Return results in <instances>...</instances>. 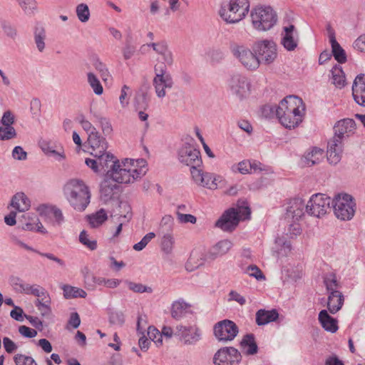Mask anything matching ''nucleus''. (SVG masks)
<instances>
[{"label":"nucleus","mask_w":365,"mask_h":365,"mask_svg":"<svg viewBox=\"0 0 365 365\" xmlns=\"http://www.w3.org/2000/svg\"><path fill=\"white\" fill-rule=\"evenodd\" d=\"M163 236L161 242L162 250L166 253H171L174 245V239L170 232L163 233Z\"/></svg>","instance_id":"49"},{"label":"nucleus","mask_w":365,"mask_h":365,"mask_svg":"<svg viewBox=\"0 0 365 365\" xmlns=\"http://www.w3.org/2000/svg\"><path fill=\"white\" fill-rule=\"evenodd\" d=\"M16 137V132L14 127H0V140H9Z\"/></svg>","instance_id":"52"},{"label":"nucleus","mask_w":365,"mask_h":365,"mask_svg":"<svg viewBox=\"0 0 365 365\" xmlns=\"http://www.w3.org/2000/svg\"><path fill=\"white\" fill-rule=\"evenodd\" d=\"M332 83L339 88L345 86V75L340 66L335 65L331 70Z\"/></svg>","instance_id":"41"},{"label":"nucleus","mask_w":365,"mask_h":365,"mask_svg":"<svg viewBox=\"0 0 365 365\" xmlns=\"http://www.w3.org/2000/svg\"><path fill=\"white\" fill-rule=\"evenodd\" d=\"M283 31L281 43L287 51H294L297 47L299 42V34L295 26L292 24L284 26Z\"/></svg>","instance_id":"19"},{"label":"nucleus","mask_w":365,"mask_h":365,"mask_svg":"<svg viewBox=\"0 0 365 365\" xmlns=\"http://www.w3.org/2000/svg\"><path fill=\"white\" fill-rule=\"evenodd\" d=\"M62 289L66 299L85 298L87 296L86 292L83 289L71 285L65 284L62 287Z\"/></svg>","instance_id":"40"},{"label":"nucleus","mask_w":365,"mask_h":365,"mask_svg":"<svg viewBox=\"0 0 365 365\" xmlns=\"http://www.w3.org/2000/svg\"><path fill=\"white\" fill-rule=\"evenodd\" d=\"M84 279L86 284L89 286H91L93 284H97L99 285L104 284L105 286L106 285L107 279L104 277H96L92 274L87 273L84 276Z\"/></svg>","instance_id":"59"},{"label":"nucleus","mask_w":365,"mask_h":365,"mask_svg":"<svg viewBox=\"0 0 365 365\" xmlns=\"http://www.w3.org/2000/svg\"><path fill=\"white\" fill-rule=\"evenodd\" d=\"M79 123H81L82 128L87 133L88 136L93 133H98L92 123L89 120H86L84 116H81L79 118Z\"/></svg>","instance_id":"60"},{"label":"nucleus","mask_w":365,"mask_h":365,"mask_svg":"<svg viewBox=\"0 0 365 365\" xmlns=\"http://www.w3.org/2000/svg\"><path fill=\"white\" fill-rule=\"evenodd\" d=\"M220 176H216L210 173H205L203 180L200 185L214 190L217 187V182L220 181Z\"/></svg>","instance_id":"43"},{"label":"nucleus","mask_w":365,"mask_h":365,"mask_svg":"<svg viewBox=\"0 0 365 365\" xmlns=\"http://www.w3.org/2000/svg\"><path fill=\"white\" fill-rule=\"evenodd\" d=\"M63 192L70 205L78 212L84 211L90 203L91 194L82 180H69L64 185Z\"/></svg>","instance_id":"3"},{"label":"nucleus","mask_w":365,"mask_h":365,"mask_svg":"<svg viewBox=\"0 0 365 365\" xmlns=\"http://www.w3.org/2000/svg\"><path fill=\"white\" fill-rule=\"evenodd\" d=\"M88 221L91 227L96 228L101 226L108 219V215L104 209H101L96 213L87 216Z\"/></svg>","instance_id":"39"},{"label":"nucleus","mask_w":365,"mask_h":365,"mask_svg":"<svg viewBox=\"0 0 365 365\" xmlns=\"http://www.w3.org/2000/svg\"><path fill=\"white\" fill-rule=\"evenodd\" d=\"M324 283L329 293L331 292H339V283L334 273H329L324 277Z\"/></svg>","instance_id":"45"},{"label":"nucleus","mask_w":365,"mask_h":365,"mask_svg":"<svg viewBox=\"0 0 365 365\" xmlns=\"http://www.w3.org/2000/svg\"><path fill=\"white\" fill-rule=\"evenodd\" d=\"M342 143H340V139H331L328 142L327 146V160L330 164H337L341 157Z\"/></svg>","instance_id":"26"},{"label":"nucleus","mask_w":365,"mask_h":365,"mask_svg":"<svg viewBox=\"0 0 365 365\" xmlns=\"http://www.w3.org/2000/svg\"><path fill=\"white\" fill-rule=\"evenodd\" d=\"M242 204H238L237 208L231 207L225 211L216 222L215 226L223 231L231 232L236 228L241 220L249 219L251 214L250 208L245 202H242Z\"/></svg>","instance_id":"4"},{"label":"nucleus","mask_w":365,"mask_h":365,"mask_svg":"<svg viewBox=\"0 0 365 365\" xmlns=\"http://www.w3.org/2000/svg\"><path fill=\"white\" fill-rule=\"evenodd\" d=\"M190 305L184 300H178L173 303L171 307V316L173 319L179 320L182 318L187 312Z\"/></svg>","instance_id":"35"},{"label":"nucleus","mask_w":365,"mask_h":365,"mask_svg":"<svg viewBox=\"0 0 365 365\" xmlns=\"http://www.w3.org/2000/svg\"><path fill=\"white\" fill-rule=\"evenodd\" d=\"M11 205L19 212H25L31 206L30 200L23 192H18L13 196Z\"/></svg>","instance_id":"34"},{"label":"nucleus","mask_w":365,"mask_h":365,"mask_svg":"<svg viewBox=\"0 0 365 365\" xmlns=\"http://www.w3.org/2000/svg\"><path fill=\"white\" fill-rule=\"evenodd\" d=\"M230 51L233 56L248 71H255L260 65V60L256 53H253L244 44L232 43Z\"/></svg>","instance_id":"8"},{"label":"nucleus","mask_w":365,"mask_h":365,"mask_svg":"<svg viewBox=\"0 0 365 365\" xmlns=\"http://www.w3.org/2000/svg\"><path fill=\"white\" fill-rule=\"evenodd\" d=\"M232 171H238L241 174L257 173L267 171L266 166L257 161L242 160L232 168Z\"/></svg>","instance_id":"20"},{"label":"nucleus","mask_w":365,"mask_h":365,"mask_svg":"<svg viewBox=\"0 0 365 365\" xmlns=\"http://www.w3.org/2000/svg\"><path fill=\"white\" fill-rule=\"evenodd\" d=\"M148 335L150 340L153 341L157 346L162 345V334L154 327L148 328Z\"/></svg>","instance_id":"56"},{"label":"nucleus","mask_w":365,"mask_h":365,"mask_svg":"<svg viewBox=\"0 0 365 365\" xmlns=\"http://www.w3.org/2000/svg\"><path fill=\"white\" fill-rule=\"evenodd\" d=\"M11 282L14 289L17 292L29 294V292L32 285L24 282L19 277H15L12 279Z\"/></svg>","instance_id":"48"},{"label":"nucleus","mask_w":365,"mask_h":365,"mask_svg":"<svg viewBox=\"0 0 365 365\" xmlns=\"http://www.w3.org/2000/svg\"><path fill=\"white\" fill-rule=\"evenodd\" d=\"M177 218L179 222L180 223H191L195 224L197 221V218L190 214H183L181 212H176Z\"/></svg>","instance_id":"61"},{"label":"nucleus","mask_w":365,"mask_h":365,"mask_svg":"<svg viewBox=\"0 0 365 365\" xmlns=\"http://www.w3.org/2000/svg\"><path fill=\"white\" fill-rule=\"evenodd\" d=\"M155 237V234L154 232L146 234L139 242L133 245V249L136 251L143 250Z\"/></svg>","instance_id":"57"},{"label":"nucleus","mask_w":365,"mask_h":365,"mask_svg":"<svg viewBox=\"0 0 365 365\" xmlns=\"http://www.w3.org/2000/svg\"><path fill=\"white\" fill-rule=\"evenodd\" d=\"M87 77L88 83L92 88L93 92L96 95H101L103 92V88L97 76L93 73L89 72L87 74Z\"/></svg>","instance_id":"47"},{"label":"nucleus","mask_w":365,"mask_h":365,"mask_svg":"<svg viewBox=\"0 0 365 365\" xmlns=\"http://www.w3.org/2000/svg\"><path fill=\"white\" fill-rule=\"evenodd\" d=\"M233 243L229 240H222L212 246L208 252L207 257L210 259H215L226 255L232 247Z\"/></svg>","instance_id":"24"},{"label":"nucleus","mask_w":365,"mask_h":365,"mask_svg":"<svg viewBox=\"0 0 365 365\" xmlns=\"http://www.w3.org/2000/svg\"><path fill=\"white\" fill-rule=\"evenodd\" d=\"M109 321L113 324L122 326L125 322V317L122 312H114L110 313Z\"/></svg>","instance_id":"62"},{"label":"nucleus","mask_w":365,"mask_h":365,"mask_svg":"<svg viewBox=\"0 0 365 365\" xmlns=\"http://www.w3.org/2000/svg\"><path fill=\"white\" fill-rule=\"evenodd\" d=\"M178 157L179 161L190 168L201 166L202 164L200 152L195 147L194 140L190 138L178 150Z\"/></svg>","instance_id":"10"},{"label":"nucleus","mask_w":365,"mask_h":365,"mask_svg":"<svg viewBox=\"0 0 365 365\" xmlns=\"http://www.w3.org/2000/svg\"><path fill=\"white\" fill-rule=\"evenodd\" d=\"M76 13L78 19L82 22H87L91 16L89 8L86 4L81 3L76 6Z\"/></svg>","instance_id":"46"},{"label":"nucleus","mask_w":365,"mask_h":365,"mask_svg":"<svg viewBox=\"0 0 365 365\" xmlns=\"http://www.w3.org/2000/svg\"><path fill=\"white\" fill-rule=\"evenodd\" d=\"M336 217L341 220H350L356 212L354 197L346 193L338 194L331 200Z\"/></svg>","instance_id":"7"},{"label":"nucleus","mask_w":365,"mask_h":365,"mask_svg":"<svg viewBox=\"0 0 365 365\" xmlns=\"http://www.w3.org/2000/svg\"><path fill=\"white\" fill-rule=\"evenodd\" d=\"M318 319L322 328L327 331L335 333L339 329L338 321L331 317L326 309L319 312Z\"/></svg>","instance_id":"28"},{"label":"nucleus","mask_w":365,"mask_h":365,"mask_svg":"<svg viewBox=\"0 0 365 365\" xmlns=\"http://www.w3.org/2000/svg\"><path fill=\"white\" fill-rule=\"evenodd\" d=\"M20 7L24 13L28 15L34 14L37 9V4L35 0H17Z\"/></svg>","instance_id":"50"},{"label":"nucleus","mask_w":365,"mask_h":365,"mask_svg":"<svg viewBox=\"0 0 365 365\" xmlns=\"http://www.w3.org/2000/svg\"><path fill=\"white\" fill-rule=\"evenodd\" d=\"M148 46H151L153 50L159 55L163 57L164 61L163 65L171 66L173 63V58L172 52L169 50L167 43L165 41H160L158 43H151L148 44Z\"/></svg>","instance_id":"30"},{"label":"nucleus","mask_w":365,"mask_h":365,"mask_svg":"<svg viewBox=\"0 0 365 365\" xmlns=\"http://www.w3.org/2000/svg\"><path fill=\"white\" fill-rule=\"evenodd\" d=\"M255 52L260 60V63L269 65L277 58V45L273 41H260L255 43Z\"/></svg>","instance_id":"13"},{"label":"nucleus","mask_w":365,"mask_h":365,"mask_svg":"<svg viewBox=\"0 0 365 365\" xmlns=\"http://www.w3.org/2000/svg\"><path fill=\"white\" fill-rule=\"evenodd\" d=\"M128 289L135 293H151L153 289L150 287H147L141 283H135L131 281H125Z\"/></svg>","instance_id":"51"},{"label":"nucleus","mask_w":365,"mask_h":365,"mask_svg":"<svg viewBox=\"0 0 365 365\" xmlns=\"http://www.w3.org/2000/svg\"><path fill=\"white\" fill-rule=\"evenodd\" d=\"M90 113L91 119L96 123H98L101 130L106 135L111 134L113 128L108 118L96 108H90Z\"/></svg>","instance_id":"27"},{"label":"nucleus","mask_w":365,"mask_h":365,"mask_svg":"<svg viewBox=\"0 0 365 365\" xmlns=\"http://www.w3.org/2000/svg\"><path fill=\"white\" fill-rule=\"evenodd\" d=\"M79 241L91 250H95L97 248L96 240H90L86 231L83 230L79 235Z\"/></svg>","instance_id":"53"},{"label":"nucleus","mask_w":365,"mask_h":365,"mask_svg":"<svg viewBox=\"0 0 365 365\" xmlns=\"http://www.w3.org/2000/svg\"><path fill=\"white\" fill-rule=\"evenodd\" d=\"M50 303V297H48V294H46V296L38 298L35 302V305L41 312L42 315H47L51 312Z\"/></svg>","instance_id":"44"},{"label":"nucleus","mask_w":365,"mask_h":365,"mask_svg":"<svg viewBox=\"0 0 365 365\" xmlns=\"http://www.w3.org/2000/svg\"><path fill=\"white\" fill-rule=\"evenodd\" d=\"M173 225V217L171 215H165L164 216L160 222V229H162V233H164V231H170L172 230V227Z\"/></svg>","instance_id":"63"},{"label":"nucleus","mask_w":365,"mask_h":365,"mask_svg":"<svg viewBox=\"0 0 365 365\" xmlns=\"http://www.w3.org/2000/svg\"><path fill=\"white\" fill-rule=\"evenodd\" d=\"M245 272L249 274L250 277H255L257 280L265 279V277L260 269L255 264L249 265L245 270Z\"/></svg>","instance_id":"55"},{"label":"nucleus","mask_w":365,"mask_h":365,"mask_svg":"<svg viewBox=\"0 0 365 365\" xmlns=\"http://www.w3.org/2000/svg\"><path fill=\"white\" fill-rule=\"evenodd\" d=\"M213 330L215 337L223 341L233 340L239 332L237 324L230 319L218 322L215 324Z\"/></svg>","instance_id":"14"},{"label":"nucleus","mask_w":365,"mask_h":365,"mask_svg":"<svg viewBox=\"0 0 365 365\" xmlns=\"http://www.w3.org/2000/svg\"><path fill=\"white\" fill-rule=\"evenodd\" d=\"M306 205L302 199L297 197L291 200L287 205L285 213V219L295 222L299 221L304 215Z\"/></svg>","instance_id":"17"},{"label":"nucleus","mask_w":365,"mask_h":365,"mask_svg":"<svg viewBox=\"0 0 365 365\" xmlns=\"http://www.w3.org/2000/svg\"><path fill=\"white\" fill-rule=\"evenodd\" d=\"M344 302V295L341 292H331L327 299L328 310L331 314H336L341 309Z\"/></svg>","instance_id":"31"},{"label":"nucleus","mask_w":365,"mask_h":365,"mask_svg":"<svg viewBox=\"0 0 365 365\" xmlns=\"http://www.w3.org/2000/svg\"><path fill=\"white\" fill-rule=\"evenodd\" d=\"M352 95L359 105L365 106V74H359L355 78L352 86Z\"/></svg>","instance_id":"22"},{"label":"nucleus","mask_w":365,"mask_h":365,"mask_svg":"<svg viewBox=\"0 0 365 365\" xmlns=\"http://www.w3.org/2000/svg\"><path fill=\"white\" fill-rule=\"evenodd\" d=\"M199 253L197 251H192L190 254V256L187 260L186 266L188 267L189 265L192 266L191 269H193L195 268H197L200 266L204 264V260L202 258H199Z\"/></svg>","instance_id":"54"},{"label":"nucleus","mask_w":365,"mask_h":365,"mask_svg":"<svg viewBox=\"0 0 365 365\" xmlns=\"http://www.w3.org/2000/svg\"><path fill=\"white\" fill-rule=\"evenodd\" d=\"M324 150L318 148H313L310 152H308L304 157V163L307 166H312L318 164L323 158Z\"/></svg>","instance_id":"37"},{"label":"nucleus","mask_w":365,"mask_h":365,"mask_svg":"<svg viewBox=\"0 0 365 365\" xmlns=\"http://www.w3.org/2000/svg\"><path fill=\"white\" fill-rule=\"evenodd\" d=\"M12 157L17 160H25L27 158V153L22 147L18 145L13 149Z\"/></svg>","instance_id":"64"},{"label":"nucleus","mask_w":365,"mask_h":365,"mask_svg":"<svg viewBox=\"0 0 365 365\" xmlns=\"http://www.w3.org/2000/svg\"><path fill=\"white\" fill-rule=\"evenodd\" d=\"M241 354L234 347H224L215 354V365H237L241 360Z\"/></svg>","instance_id":"15"},{"label":"nucleus","mask_w":365,"mask_h":365,"mask_svg":"<svg viewBox=\"0 0 365 365\" xmlns=\"http://www.w3.org/2000/svg\"><path fill=\"white\" fill-rule=\"evenodd\" d=\"M252 24L257 31H268L277 21L276 12L270 6H257L250 12Z\"/></svg>","instance_id":"6"},{"label":"nucleus","mask_w":365,"mask_h":365,"mask_svg":"<svg viewBox=\"0 0 365 365\" xmlns=\"http://www.w3.org/2000/svg\"><path fill=\"white\" fill-rule=\"evenodd\" d=\"M115 182H116L113 180L112 178H107L106 175V178L101 182L100 187L101 197L103 198L104 200H108L111 198L114 190L118 188V185Z\"/></svg>","instance_id":"36"},{"label":"nucleus","mask_w":365,"mask_h":365,"mask_svg":"<svg viewBox=\"0 0 365 365\" xmlns=\"http://www.w3.org/2000/svg\"><path fill=\"white\" fill-rule=\"evenodd\" d=\"M356 128V123L353 119L344 118L339 120L334 125V136L332 139H340L342 143L344 138L352 134Z\"/></svg>","instance_id":"18"},{"label":"nucleus","mask_w":365,"mask_h":365,"mask_svg":"<svg viewBox=\"0 0 365 365\" xmlns=\"http://www.w3.org/2000/svg\"><path fill=\"white\" fill-rule=\"evenodd\" d=\"M175 330L174 334L179 336L185 344H195L201 339V330L196 325L189 327L178 325Z\"/></svg>","instance_id":"16"},{"label":"nucleus","mask_w":365,"mask_h":365,"mask_svg":"<svg viewBox=\"0 0 365 365\" xmlns=\"http://www.w3.org/2000/svg\"><path fill=\"white\" fill-rule=\"evenodd\" d=\"M88 143L91 149L90 153L92 156L100 155L101 152L107 150L108 148L106 140L101 135L99 132L89 135Z\"/></svg>","instance_id":"23"},{"label":"nucleus","mask_w":365,"mask_h":365,"mask_svg":"<svg viewBox=\"0 0 365 365\" xmlns=\"http://www.w3.org/2000/svg\"><path fill=\"white\" fill-rule=\"evenodd\" d=\"M279 317L276 309H259L256 313V323L259 326L265 325L269 322H275Z\"/></svg>","instance_id":"33"},{"label":"nucleus","mask_w":365,"mask_h":365,"mask_svg":"<svg viewBox=\"0 0 365 365\" xmlns=\"http://www.w3.org/2000/svg\"><path fill=\"white\" fill-rule=\"evenodd\" d=\"M329 41L331 46V53L334 58L339 63H344L346 61V54L343 48L337 42L335 36L334 30L331 27L330 25L327 26V28Z\"/></svg>","instance_id":"21"},{"label":"nucleus","mask_w":365,"mask_h":365,"mask_svg":"<svg viewBox=\"0 0 365 365\" xmlns=\"http://www.w3.org/2000/svg\"><path fill=\"white\" fill-rule=\"evenodd\" d=\"M14 361L16 365H37L32 357L24 354H16L14 356Z\"/></svg>","instance_id":"58"},{"label":"nucleus","mask_w":365,"mask_h":365,"mask_svg":"<svg viewBox=\"0 0 365 365\" xmlns=\"http://www.w3.org/2000/svg\"><path fill=\"white\" fill-rule=\"evenodd\" d=\"M275 249L277 257H282L287 256L292 250V246L289 242L286 241L283 237H277L275 240Z\"/></svg>","instance_id":"38"},{"label":"nucleus","mask_w":365,"mask_h":365,"mask_svg":"<svg viewBox=\"0 0 365 365\" xmlns=\"http://www.w3.org/2000/svg\"><path fill=\"white\" fill-rule=\"evenodd\" d=\"M22 217L25 219V220H28L22 226L24 230L37 231L43 234H46L47 232L46 230L43 227L42 223L35 214L26 213L23 215Z\"/></svg>","instance_id":"29"},{"label":"nucleus","mask_w":365,"mask_h":365,"mask_svg":"<svg viewBox=\"0 0 365 365\" xmlns=\"http://www.w3.org/2000/svg\"><path fill=\"white\" fill-rule=\"evenodd\" d=\"M46 33L44 28L37 26L34 30V41L38 51L42 52L45 48V39Z\"/></svg>","instance_id":"42"},{"label":"nucleus","mask_w":365,"mask_h":365,"mask_svg":"<svg viewBox=\"0 0 365 365\" xmlns=\"http://www.w3.org/2000/svg\"><path fill=\"white\" fill-rule=\"evenodd\" d=\"M250 6L249 0H229L221 6L219 14L228 24L238 23L247 15Z\"/></svg>","instance_id":"5"},{"label":"nucleus","mask_w":365,"mask_h":365,"mask_svg":"<svg viewBox=\"0 0 365 365\" xmlns=\"http://www.w3.org/2000/svg\"><path fill=\"white\" fill-rule=\"evenodd\" d=\"M228 86L232 93L240 101L248 98L250 95L251 83L244 75L233 74L228 81Z\"/></svg>","instance_id":"12"},{"label":"nucleus","mask_w":365,"mask_h":365,"mask_svg":"<svg viewBox=\"0 0 365 365\" xmlns=\"http://www.w3.org/2000/svg\"><path fill=\"white\" fill-rule=\"evenodd\" d=\"M331 199L325 194L313 195L306 205V212L314 217L321 218L330 210Z\"/></svg>","instance_id":"9"},{"label":"nucleus","mask_w":365,"mask_h":365,"mask_svg":"<svg viewBox=\"0 0 365 365\" xmlns=\"http://www.w3.org/2000/svg\"><path fill=\"white\" fill-rule=\"evenodd\" d=\"M155 77L153 85L157 96L163 98L166 96L165 89H170L173 86V80L171 75L167 72L165 65H155L154 66Z\"/></svg>","instance_id":"11"},{"label":"nucleus","mask_w":365,"mask_h":365,"mask_svg":"<svg viewBox=\"0 0 365 365\" xmlns=\"http://www.w3.org/2000/svg\"><path fill=\"white\" fill-rule=\"evenodd\" d=\"M98 160L101 171H106L107 178H112L118 183H130L143 176L145 168H134V160L125 158L121 163L110 152H101L100 155L93 156Z\"/></svg>","instance_id":"1"},{"label":"nucleus","mask_w":365,"mask_h":365,"mask_svg":"<svg viewBox=\"0 0 365 365\" xmlns=\"http://www.w3.org/2000/svg\"><path fill=\"white\" fill-rule=\"evenodd\" d=\"M41 214L48 216L53 226H60L64 222L62 211L56 206L41 205L38 207Z\"/></svg>","instance_id":"25"},{"label":"nucleus","mask_w":365,"mask_h":365,"mask_svg":"<svg viewBox=\"0 0 365 365\" xmlns=\"http://www.w3.org/2000/svg\"><path fill=\"white\" fill-rule=\"evenodd\" d=\"M304 106L302 98L289 96L281 101L275 110L280 123L286 128H294L302 121Z\"/></svg>","instance_id":"2"},{"label":"nucleus","mask_w":365,"mask_h":365,"mask_svg":"<svg viewBox=\"0 0 365 365\" xmlns=\"http://www.w3.org/2000/svg\"><path fill=\"white\" fill-rule=\"evenodd\" d=\"M242 351L245 355H254L258 351L255 336L253 334H247L245 335L240 342Z\"/></svg>","instance_id":"32"}]
</instances>
